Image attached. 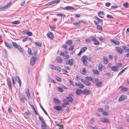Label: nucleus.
Here are the masks:
<instances>
[{"mask_svg":"<svg viewBox=\"0 0 129 129\" xmlns=\"http://www.w3.org/2000/svg\"><path fill=\"white\" fill-rule=\"evenodd\" d=\"M87 57L86 56H83L81 58V60L84 66H86L88 64V63L87 62Z\"/></svg>","mask_w":129,"mask_h":129,"instance_id":"nucleus-1","label":"nucleus"},{"mask_svg":"<svg viewBox=\"0 0 129 129\" xmlns=\"http://www.w3.org/2000/svg\"><path fill=\"white\" fill-rule=\"evenodd\" d=\"M36 59V57L35 56H33L31 58L30 63L31 65L32 66H33L34 65Z\"/></svg>","mask_w":129,"mask_h":129,"instance_id":"nucleus-2","label":"nucleus"},{"mask_svg":"<svg viewBox=\"0 0 129 129\" xmlns=\"http://www.w3.org/2000/svg\"><path fill=\"white\" fill-rule=\"evenodd\" d=\"M11 4L12 2H10L7 4L6 5L4 6L0 7V9L2 10H4L10 7L11 5Z\"/></svg>","mask_w":129,"mask_h":129,"instance_id":"nucleus-3","label":"nucleus"},{"mask_svg":"<svg viewBox=\"0 0 129 129\" xmlns=\"http://www.w3.org/2000/svg\"><path fill=\"white\" fill-rule=\"evenodd\" d=\"M127 98V96L125 95H122L120 96L118 99V101L121 102L123 100H125Z\"/></svg>","mask_w":129,"mask_h":129,"instance_id":"nucleus-4","label":"nucleus"},{"mask_svg":"<svg viewBox=\"0 0 129 129\" xmlns=\"http://www.w3.org/2000/svg\"><path fill=\"white\" fill-rule=\"evenodd\" d=\"M66 61H67L66 62V64H68L70 66H72V65L73 63L74 60L73 59H71L70 60H69L68 61L66 60Z\"/></svg>","mask_w":129,"mask_h":129,"instance_id":"nucleus-5","label":"nucleus"},{"mask_svg":"<svg viewBox=\"0 0 129 129\" xmlns=\"http://www.w3.org/2000/svg\"><path fill=\"white\" fill-rule=\"evenodd\" d=\"M47 36L51 40H52L53 38V34L51 32H50L47 34Z\"/></svg>","mask_w":129,"mask_h":129,"instance_id":"nucleus-6","label":"nucleus"},{"mask_svg":"<svg viewBox=\"0 0 129 129\" xmlns=\"http://www.w3.org/2000/svg\"><path fill=\"white\" fill-rule=\"evenodd\" d=\"M81 80L82 82L86 85H91V83L87 81L85 79H81Z\"/></svg>","mask_w":129,"mask_h":129,"instance_id":"nucleus-7","label":"nucleus"},{"mask_svg":"<svg viewBox=\"0 0 129 129\" xmlns=\"http://www.w3.org/2000/svg\"><path fill=\"white\" fill-rule=\"evenodd\" d=\"M7 85L10 89L12 88L11 82V81L8 78L7 79Z\"/></svg>","mask_w":129,"mask_h":129,"instance_id":"nucleus-8","label":"nucleus"},{"mask_svg":"<svg viewBox=\"0 0 129 129\" xmlns=\"http://www.w3.org/2000/svg\"><path fill=\"white\" fill-rule=\"evenodd\" d=\"M41 128L42 129H47V125L44 122H43L41 123Z\"/></svg>","mask_w":129,"mask_h":129,"instance_id":"nucleus-9","label":"nucleus"},{"mask_svg":"<svg viewBox=\"0 0 129 129\" xmlns=\"http://www.w3.org/2000/svg\"><path fill=\"white\" fill-rule=\"evenodd\" d=\"M82 92L83 94H89L90 93V91L87 89L83 90Z\"/></svg>","mask_w":129,"mask_h":129,"instance_id":"nucleus-10","label":"nucleus"},{"mask_svg":"<svg viewBox=\"0 0 129 129\" xmlns=\"http://www.w3.org/2000/svg\"><path fill=\"white\" fill-rule=\"evenodd\" d=\"M119 88H121V90L124 91H128V89L124 86H120Z\"/></svg>","mask_w":129,"mask_h":129,"instance_id":"nucleus-11","label":"nucleus"},{"mask_svg":"<svg viewBox=\"0 0 129 129\" xmlns=\"http://www.w3.org/2000/svg\"><path fill=\"white\" fill-rule=\"evenodd\" d=\"M101 121L104 123H109L110 122V121L108 118L106 119L104 118H101Z\"/></svg>","mask_w":129,"mask_h":129,"instance_id":"nucleus-12","label":"nucleus"},{"mask_svg":"<svg viewBox=\"0 0 129 129\" xmlns=\"http://www.w3.org/2000/svg\"><path fill=\"white\" fill-rule=\"evenodd\" d=\"M15 79L17 82L19 83L20 87L21 86V82L19 77L17 76L16 77Z\"/></svg>","mask_w":129,"mask_h":129,"instance_id":"nucleus-13","label":"nucleus"},{"mask_svg":"<svg viewBox=\"0 0 129 129\" xmlns=\"http://www.w3.org/2000/svg\"><path fill=\"white\" fill-rule=\"evenodd\" d=\"M115 49L118 53L121 54L122 53L123 50L121 48L119 47H116Z\"/></svg>","mask_w":129,"mask_h":129,"instance_id":"nucleus-14","label":"nucleus"},{"mask_svg":"<svg viewBox=\"0 0 129 129\" xmlns=\"http://www.w3.org/2000/svg\"><path fill=\"white\" fill-rule=\"evenodd\" d=\"M75 8H73L69 6H67L65 8H63V9L66 10H73Z\"/></svg>","mask_w":129,"mask_h":129,"instance_id":"nucleus-15","label":"nucleus"},{"mask_svg":"<svg viewBox=\"0 0 129 129\" xmlns=\"http://www.w3.org/2000/svg\"><path fill=\"white\" fill-rule=\"evenodd\" d=\"M57 61L59 63H61L62 61V59L59 56L57 57L56 58Z\"/></svg>","mask_w":129,"mask_h":129,"instance_id":"nucleus-16","label":"nucleus"},{"mask_svg":"<svg viewBox=\"0 0 129 129\" xmlns=\"http://www.w3.org/2000/svg\"><path fill=\"white\" fill-rule=\"evenodd\" d=\"M25 93L28 98L29 99L30 98V95L29 93V90L28 89H26L25 91Z\"/></svg>","mask_w":129,"mask_h":129,"instance_id":"nucleus-17","label":"nucleus"},{"mask_svg":"<svg viewBox=\"0 0 129 129\" xmlns=\"http://www.w3.org/2000/svg\"><path fill=\"white\" fill-rule=\"evenodd\" d=\"M111 69L113 71H117L118 70V67L115 66H113L111 67Z\"/></svg>","mask_w":129,"mask_h":129,"instance_id":"nucleus-18","label":"nucleus"},{"mask_svg":"<svg viewBox=\"0 0 129 129\" xmlns=\"http://www.w3.org/2000/svg\"><path fill=\"white\" fill-rule=\"evenodd\" d=\"M95 85L98 87H101L102 86V82H99L95 84Z\"/></svg>","mask_w":129,"mask_h":129,"instance_id":"nucleus-19","label":"nucleus"},{"mask_svg":"<svg viewBox=\"0 0 129 129\" xmlns=\"http://www.w3.org/2000/svg\"><path fill=\"white\" fill-rule=\"evenodd\" d=\"M103 61L104 63L105 64H107L108 62V60L107 57H103Z\"/></svg>","mask_w":129,"mask_h":129,"instance_id":"nucleus-20","label":"nucleus"},{"mask_svg":"<svg viewBox=\"0 0 129 129\" xmlns=\"http://www.w3.org/2000/svg\"><path fill=\"white\" fill-rule=\"evenodd\" d=\"M54 109L58 111H60L62 109L61 107L59 106H56L54 108Z\"/></svg>","mask_w":129,"mask_h":129,"instance_id":"nucleus-21","label":"nucleus"},{"mask_svg":"<svg viewBox=\"0 0 129 129\" xmlns=\"http://www.w3.org/2000/svg\"><path fill=\"white\" fill-rule=\"evenodd\" d=\"M5 44L6 46L8 48L10 49L12 47V45L9 44L7 42H5Z\"/></svg>","mask_w":129,"mask_h":129,"instance_id":"nucleus-22","label":"nucleus"},{"mask_svg":"<svg viewBox=\"0 0 129 129\" xmlns=\"http://www.w3.org/2000/svg\"><path fill=\"white\" fill-rule=\"evenodd\" d=\"M82 91H81V89H78L77 90L75 91V92L78 95H79L80 94L82 93Z\"/></svg>","mask_w":129,"mask_h":129,"instance_id":"nucleus-23","label":"nucleus"},{"mask_svg":"<svg viewBox=\"0 0 129 129\" xmlns=\"http://www.w3.org/2000/svg\"><path fill=\"white\" fill-rule=\"evenodd\" d=\"M103 66L101 63H99L98 64V69L100 71H102V68Z\"/></svg>","mask_w":129,"mask_h":129,"instance_id":"nucleus-24","label":"nucleus"},{"mask_svg":"<svg viewBox=\"0 0 129 129\" xmlns=\"http://www.w3.org/2000/svg\"><path fill=\"white\" fill-rule=\"evenodd\" d=\"M63 102L66 105H68L69 104V103L68 101L66 99L63 98Z\"/></svg>","mask_w":129,"mask_h":129,"instance_id":"nucleus-25","label":"nucleus"},{"mask_svg":"<svg viewBox=\"0 0 129 129\" xmlns=\"http://www.w3.org/2000/svg\"><path fill=\"white\" fill-rule=\"evenodd\" d=\"M111 41L116 45H119L120 44V42L118 41L111 40Z\"/></svg>","mask_w":129,"mask_h":129,"instance_id":"nucleus-26","label":"nucleus"},{"mask_svg":"<svg viewBox=\"0 0 129 129\" xmlns=\"http://www.w3.org/2000/svg\"><path fill=\"white\" fill-rule=\"evenodd\" d=\"M87 48L86 47H84L81 49L80 51L82 53L85 52L87 49Z\"/></svg>","mask_w":129,"mask_h":129,"instance_id":"nucleus-27","label":"nucleus"},{"mask_svg":"<svg viewBox=\"0 0 129 129\" xmlns=\"http://www.w3.org/2000/svg\"><path fill=\"white\" fill-rule=\"evenodd\" d=\"M53 4H57L60 2L59 0H54L52 1Z\"/></svg>","mask_w":129,"mask_h":129,"instance_id":"nucleus-28","label":"nucleus"},{"mask_svg":"<svg viewBox=\"0 0 129 129\" xmlns=\"http://www.w3.org/2000/svg\"><path fill=\"white\" fill-rule=\"evenodd\" d=\"M72 41L71 40H69L66 41V43L68 45H70L72 43Z\"/></svg>","mask_w":129,"mask_h":129,"instance_id":"nucleus-29","label":"nucleus"},{"mask_svg":"<svg viewBox=\"0 0 129 129\" xmlns=\"http://www.w3.org/2000/svg\"><path fill=\"white\" fill-rule=\"evenodd\" d=\"M54 70H57L58 71H59L60 72L61 71L60 68L58 66H57L56 67H55L54 66V67L53 69Z\"/></svg>","mask_w":129,"mask_h":129,"instance_id":"nucleus-30","label":"nucleus"},{"mask_svg":"<svg viewBox=\"0 0 129 129\" xmlns=\"http://www.w3.org/2000/svg\"><path fill=\"white\" fill-rule=\"evenodd\" d=\"M53 101L54 102L56 103H60V101L58 99H56L54 98L53 99Z\"/></svg>","mask_w":129,"mask_h":129,"instance_id":"nucleus-31","label":"nucleus"},{"mask_svg":"<svg viewBox=\"0 0 129 129\" xmlns=\"http://www.w3.org/2000/svg\"><path fill=\"white\" fill-rule=\"evenodd\" d=\"M17 48H18V50L21 52H22L23 51V49L22 48L20 45H18V47Z\"/></svg>","mask_w":129,"mask_h":129,"instance_id":"nucleus-32","label":"nucleus"},{"mask_svg":"<svg viewBox=\"0 0 129 129\" xmlns=\"http://www.w3.org/2000/svg\"><path fill=\"white\" fill-rule=\"evenodd\" d=\"M92 72L93 73L96 75H98L99 74V72L97 70H92Z\"/></svg>","mask_w":129,"mask_h":129,"instance_id":"nucleus-33","label":"nucleus"},{"mask_svg":"<svg viewBox=\"0 0 129 129\" xmlns=\"http://www.w3.org/2000/svg\"><path fill=\"white\" fill-rule=\"evenodd\" d=\"M127 68V67L125 68L120 71L118 74V76L119 75L121 74Z\"/></svg>","mask_w":129,"mask_h":129,"instance_id":"nucleus-34","label":"nucleus"},{"mask_svg":"<svg viewBox=\"0 0 129 129\" xmlns=\"http://www.w3.org/2000/svg\"><path fill=\"white\" fill-rule=\"evenodd\" d=\"M98 79L95 78H93V80H92V82L93 83H96L99 81Z\"/></svg>","mask_w":129,"mask_h":129,"instance_id":"nucleus-35","label":"nucleus"},{"mask_svg":"<svg viewBox=\"0 0 129 129\" xmlns=\"http://www.w3.org/2000/svg\"><path fill=\"white\" fill-rule=\"evenodd\" d=\"M20 23V21L19 20H17V21H14L12 22V23L13 24H19Z\"/></svg>","mask_w":129,"mask_h":129,"instance_id":"nucleus-36","label":"nucleus"},{"mask_svg":"<svg viewBox=\"0 0 129 129\" xmlns=\"http://www.w3.org/2000/svg\"><path fill=\"white\" fill-rule=\"evenodd\" d=\"M67 98L69 101L70 102H72L73 101V99L70 96L67 97Z\"/></svg>","mask_w":129,"mask_h":129,"instance_id":"nucleus-37","label":"nucleus"},{"mask_svg":"<svg viewBox=\"0 0 129 129\" xmlns=\"http://www.w3.org/2000/svg\"><path fill=\"white\" fill-rule=\"evenodd\" d=\"M12 44L13 45V46L15 48H17V47H18V45L17 44L14 42H12Z\"/></svg>","mask_w":129,"mask_h":129,"instance_id":"nucleus-38","label":"nucleus"},{"mask_svg":"<svg viewBox=\"0 0 129 129\" xmlns=\"http://www.w3.org/2000/svg\"><path fill=\"white\" fill-rule=\"evenodd\" d=\"M78 86L80 88H82L84 87V86L83 84L81 83H79Z\"/></svg>","mask_w":129,"mask_h":129,"instance_id":"nucleus-39","label":"nucleus"},{"mask_svg":"<svg viewBox=\"0 0 129 129\" xmlns=\"http://www.w3.org/2000/svg\"><path fill=\"white\" fill-rule=\"evenodd\" d=\"M56 15L58 16H60L61 17H63V18L65 16V15L64 14H61V13L57 14Z\"/></svg>","mask_w":129,"mask_h":129,"instance_id":"nucleus-40","label":"nucleus"},{"mask_svg":"<svg viewBox=\"0 0 129 129\" xmlns=\"http://www.w3.org/2000/svg\"><path fill=\"white\" fill-rule=\"evenodd\" d=\"M96 28L100 30H101L102 28L101 25H97L96 26Z\"/></svg>","mask_w":129,"mask_h":129,"instance_id":"nucleus-41","label":"nucleus"},{"mask_svg":"<svg viewBox=\"0 0 129 129\" xmlns=\"http://www.w3.org/2000/svg\"><path fill=\"white\" fill-rule=\"evenodd\" d=\"M123 6L126 8H128V4L127 2H126L123 4Z\"/></svg>","mask_w":129,"mask_h":129,"instance_id":"nucleus-42","label":"nucleus"},{"mask_svg":"<svg viewBox=\"0 0 129 129\" xmlns=\"http://www.w3.org/2000/svg\"><path fill=\"white\" fill-rule=\"evenodd\" d=\"M31 106L32 108H33V109L35 114L36 115H38V113H37V111H36V110L35 109L34 106L33 105H31Z\"/></svg>","mask_w":129,"mask_h":129,"instance_id":"nucleus-43","label":"nucleus"},{"mask_svg":"<svg viewBox=\"0 0 129 129\" xmlns=\"http://www.w3.org/2000/svg\"><path fill=\"white\" fill-rule=\"evenodd\" d=\"M102 113L103 115H104V116H107L108 115V114L107 112L104 110L103 111V113Z\"/></svg>","mask_w":129,"mask_h":129,"instance_id":"nucleus-44","label":"nucleus"},{"mask_svg":"<svg viewBox=\"0 0 129 129\" xmlns=\"http://www.w3.org/2000/svg\"><path fill=\"white\" fill-rule=\"evenodd\" d=\"M28 54L29 55H31V49L30 48H28Z\"/></svg>","mask_w":129,"mask_h":129,"instance_id":"nucleus-45","label":"nucleus"},{"mask_svg":"<svg viewBox=\"0 0 129 129\" xmlns=\"http://www.w3.org/2000/svg\"><path fill=\"white\" fill-rule=\"evenodd\" d=\"M85 42L87 43H90L91 42V41L89 39H86L85 40Z\"/></svg>","mask_w":129,"mask_h":129,"instance_id":"nucleus-46","label":"nucleus"},{"mask_svg":"<svg viewBox=\"0 0 129 129\" xmlns=\"http://www.w3.org/2000/svg\"><path fill=\"white\" fill-rule=\"evenodd\" d=\"M85 78L89 81H91L93 80V78H91V77H85Z\"/></svg>","mask_w":129,"mask_h":129,"instance_id":"nucleus-47","label":"nucleus"},{"mask_svg":"<svg viewBox=\"0 0 129 129\" xmlns=\"http://www.w3.org/2000/svg\"><path fill=\"white\" fill-rule=\"evenodd\" d=\"M20 100L23 102H24L25 100H26L25 98L24 97L20 98Z\"/></svg>","mask_w":129,"mask_h":129,"instance_id":"nucleus-48","label":"nucleus"},{"mask_svg":"<svg viewBox=\"0 0 129 129\" xmlns=\"http://www.w3.org/2000/svg\"><path fill=\"white\" fill-rule=\"evenodd\" d=\"M58 90L59 91L62 92L63 91V89L61 87H58L57 88Z\"/></svg>","mask_w":129,"mask_h":129,"instance_id":"nucleus-49","label":"nucleus"},{"mask_svg":"<svg viewBox=\"0 0 129 129\" xmlns=\"http://www.w3.org/2000/svg\"><path fill=\"white\" fill-rule=\"evenodd\" d=\"M56 79L57 81H61V80L60 78L58 76H57L55 78Z\"/></svg>","mask_w":129,"mask_h":129,"instance_id":"nucleus-50","label":"nucleus"},{"mask_svg":"<svg viewBox=\"0 0 129 129\" xmlns=\"http://www.w3.org/2000/svg\"><path fill=\"white\" fill-rule=\"evenodd\" d=\"M26 34L29 36H31L32 35V33L31 32L28 31L26 33Z\"/></svg>","mask_w":129,"mask_h":129,"instance_id":"nucleus-51","label":"nucleus"},{"mask_svg":"<svg viewBox=\"0 0 129 129\" xmlns=\"http://www.w3.org/2000/svg\"><path fill=\"white\" fill-rule=\"evenodd\" d=\"M35 44L37 46H38L40 47L41 46V44L39 42H35Z\"/></svg>","mask_w":129,"mask_h":129,"instance_id":"nucleus-52","label":"nucleus"},{"mask_svg":"<svg viewBox=\"0 0 129 129\" xmlns=\"http://www.w3.org/2000/svg\"><path fill=\"white\" fill-rule=\"evenodd\" d=\"M25 0H23V2L20 4V5L22 6H24L25 3Z\"/></svg>","mask_w":129,"mask_h":129,"instance_id":"nucleus-53","label":"nucleus"},{"mask_svg":"<svg viewBox=\"0 0 129 129\" xmlns=\"http://www.w3.org/2000/svg\"><path fill=\"white\" fill-rule=\"evenodd\" d=\"M118 5H114V6H111V8L112 9H114V8L116 9V8H118Z\"/></svg>","mask_w":129,"mask_h":129,"instance_id":"nucleus-54","label":"nucleus"},{"mask_svg":"<svg viewBox=\"0 0 129 129\" xmlns=\"http://www.w3.org/2000/svg\"><path fill=\"white\" fill-rule=\"evenodd\" d=\"M107 18H110L112 19L113 18V17L112 15H109L108 14L107 15Z\"/></svg>","mask_w":129,"mask_h":129,"instance_id":"nucleus-55","label":"nucleus"},{"mask_svg":"<svg viewBox=\"0 0 129 129\" xmlns=\"http://www.w3.org/2000/svg\"><path fill=\"white\" fill-rule=\"evenodd\" d=\"M12 82L13 83V85H14L15 84V80H14L15 78H14V77L12 76Z\"/></svg>","mask_w":129,"mask_h":129,"instance_id":"nucleus-56","label":"nucleus"},{"mask_svg":"<svg viewBox=\"0 0 129 129\" xmlns=\"http://www.w3.org/2000/svg\"><path fill=\"white\" fill-rule=\"evenodd\" d=\"M81 73L83 75H84L86 73V71L84 69L83 70Z\"/></svg>","mask_w":129,"mask_h":129,"instance_id":"nucleus-57","label":"nucleus"},{"mask_svg":"<svg viewBox=\"0 0 129 129\" xmlns=\"http://www.w3.org/2000/svg\"><path fill=\"white\" fill-rule=\"evenodd\" d=\"M41 108H42V109L43 110V111H44L46 115H48V114L46 112V111L41 106Z\"/></svg>","mask_w":129,"mask_h":129,"instance_id":"nucleus-58","label":"nucleus"},{"mask_svg":"<svg viewBox=\"0 0 129 129\" xmlns=\"http://www.w3.org/2000/svg\"><path fill=\"white\" fill-rule=\"evenodd\" d=\"M64 58L66 59L68 58L69 57V55L68 54H65L64 56Z\"/></svg>","mask_w":129,"mask_h":129,"instance_id":"nucleus-59","label":"nucleus"},{"mask_svg":"<svg viewBox=\"0 0 129 129\" xmlns=\"http://www.w3.org/2000/svg\"><path fill=\"white\" fill-rule=\"evenodd\" d=\"M111 5V4L110 3H105L106 6L107 7H108L110 6Z\"/></svg>","mask_w":129,"mask_h":129,"instance_id":"nucleus-60","label":"nucleus"},{"mask_svg":"<svg viewBox=\"0 0 129 129\" xmlns=\"http://www.w3.org/2000/svg\"><path fill=\"white\" fill-rule=\"evenodd\" d=\"M80 22H75L73 23V24L75 25H79L80 24Z\"/></svg>","mask_w":129,"mask_h":129,"instance_id":"nucleus-61","label":"nucleus"},{"mask_svg":"<svg viewBox=\"0 0 129 129\" xmlns=\"http://www.w3.org/2000/svg\"><path fill=\"white\" fill-rule=\"evenodd\" d=\"M50 28L52 30L55 29L56 28V26H49Z\"/></svg>","mask_w":129,"mask_h":129,"instance_id":"nucleus-62","label":"nucleus"},{"mask_svg":"<svg viewBox=\"0 0 129 129\" xmlns=\"http://www.w3.org/2000/svg\"><path fill=\"white\" fill-rule=\"evenodd\" d=\"M98 15H104V12L103 11H99L98 12Z\"/></svg>","mask_w":129,"mask_h":129,"instance_id":"nucleus-63","label":"nucleus"},{"mask_svg":"<svg viewBox=\"0 0 129 129\" xmlns=\"http://www.w3.org/2000/svg\"><path fill=\"white\" fill-rule=\"evenodd\" d=\"M74 49V47L72 45H71L70 47L69 48V49L70 50H73Z\"/></svg>","mask_w":129,"mask_h":129,"instance_id":"nucleus-64","label":"nucleus"}]
</instances>
